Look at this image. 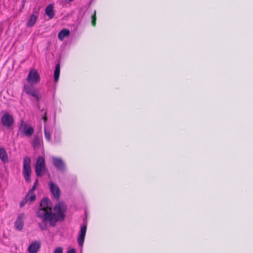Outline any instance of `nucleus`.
Masks as SVG:
<instances>
[{"label":"nucleus","mask_w":253,"mask_h":253,"mask_svg":"<svg viewBox=\"0 0 253 253\" xmlns=\"http://www.w3.org/2000/svg\"><path fill=\"white\" fill-rule=\"evenodd\" d=\"M52 209L50 201L47 197L43 198L36 213L37 216L42 220L39 223V226L42 231L47 229V222L50 226L54 227L58 221H62L65 218L67 206L63 202H59L54 206V213L52 212Z\"/></svg>","instance_id":"obj_1"},{"label":"nucleus","mask_w":253,"mask_h":253,"mask_svg":"<svg viewBox=\"0 0 253 253\" xmlns=\"http://www.w3.org/2000/svg\"><path fill=\"white\" fill-rule=\"evenodd\" d=\"M23 175L26 182L28 183L31 181V175L32 169L31 167V159L29 157L26 156L23 160Z\"/></svg>","instance_id":"obj_2"},{"label":"nucleus","mask_w":253,"mask_h":253,"mask_svg":"<svg viewBox=\"0 0 253 253\" xmlns=\"http://www.w3.org/2000/svg\"><path fill=\"white\" fill-rule=\"evenodd\" d=\"M35 171L36 175L39 177L42 176L45 172V161L42 156L38 157L37 159Z\"/></svg>","instance_id":"obj_3"},{"label":"nucleus","mask_w":253,"mask_h":253,"mask_svg":"<svg viewBox=\"0 0 253 253\" xmlns=\"http://www.w3.org/2000/svg\"><path fill=\"white\" fill-rule=\"evenodd\" d=\"M19 131L21 135L31 137L34 133V128L31 126H28L27 124L21 120L19 126Z\"/></svg>","instance_id":"obj_4"},{"label":"nucleus","mask_w":253,"mask_h":253,"mask_svg":"<svg viewBox=\"0 0 253 253\" xmlns=\"http://www.w3.org/2000/svg\"><path fill=\"white\" fill-rule=\"evenodd\" d=\"M40 76L37 70L32 69L30 71L26 80L27 82L31 84H37L40 81Z\"/></svg>","instance_id":"obj_5"},{"label":"nucleus","mask_w":253,"mask_h":253,"mask_svg":"<svg viewBox=\"0 0 253 253\" xmlns=\"http://www.w3.org/2000/svg\"><path fill=\"white\" fill-rule=\"evenodd\" d=\"M2 124L7 128H10L14 124V119L12 115L6 113L1 118Z\"/></svg>","instance_id":"obj_6"},{"label":"nucleus","mask_w":253,"mask_h":253,"mask_svg":"<svg viewBox=\"0 0 253 253\" xmlns=\"http://www.w3.org/2000/svg\"><path fill=\"white\" fill-rule=\"evenodd\" d=\"M86 229H87V223L84 222V224L83 225H82L81 227L80 234H79V235L77 239V241H78L79 246L81 247H82L84 245L85 236V234H86Z\"/></svg>","instance_id":"obj_7"},{"label":"nucleus","mask_w":253,"mask_h":253,"mask_svg":"<svg viewBox=\"0 0 253 253\" xmlns=\"http://www.w3.org/2000/svg\"><path fill=\"white\" fill-rule=\"evenodd\" d=\"M49 186L50 191L52 194L53 197L57 200H58L60 196V190L58 186L52 181H50L49 183Z\"/></svg>","instance_id":"obj_8"},{"label":"nucleus","mask_w":253,"mask_h":253,"mask_svg":"<svg viewBox=\"0 0 253 253\" xmlns=\"http://www.w3.org/2000/svg\"><path fill=\"white\" fill-rule=\"evenodd\" d=\"M23 90L27 94L35 97L37 101H39L40 100V97L38 94L37 90L31 86L25 85L23 88Z\"/></svg>","instance_id":"obj_9"},{"label":"nucleus","mask_w":253,"mask_h":253,"mask_svg":"<svg viewBox=\"0 0 253 253\" xmlns=\"http://www.w3.org/2000/svg\"><path fill=\"white\" fill-rule=\"evenodd\" d=\"M52 162L53 165L58 170L64 171L65 170V165L62 160L59 158L52 157Z\"/></svg>","instance_id":"obj_10"},{"label":"nucleus","mask_w":253,"mask_h":253,"mask_svg":"<svg viewBox=\"0 0 253 253\" xmlns=\"http://www.w3.org/2000/svg\"><path fill=\"white\" fill-rule=\"evenodd\" d=\"M25 217V214L23 213H20L15 222V227L19 231L22 229L24 225V219Z\"/></svg>","instance_id":"obj_11"},{"label":"nucleus","mask_w":253,"mask_h":253,"mask_svg":"<svg viewBox=\"0 0 253 253\" xmlns=\"http://www.w3.org/2000/svg\"><path fill=\"white\" fill-rule=\"evenodd\" d=\"M40 241H35L32 242L29 245L28 251L29 253H37L41 248Z\"/></svg>","instance_id":"obj_12"},{"label":"nucleus","mask_w":253,"mask_h":253,"mask_svg":"<svg viewBox=\"0 0 253 253\" xmlns=\"http://www.w3.org/2000/svg\"><path fill=\"white\" fill-rule=\"evenodd\" d=\"M38 16V11H35L34 13L30 16L29 19L27 22V26L28 27H33L35 24Z\"/></svg>","instance_id":"obj_13"},{"label":"nucleus","mask_w":253,"mask_h":253,"mask_svg":"<svg viewBox=\"0 0 253 253\" xmlns=\"http://www.w3.org/2000/svg\"><path fill=\"white\" fill-rule=\"evenodd\" d=\"M0 159L3 163L8 162L7 153L3 147L0 146Z\"/></svg>","instance_id":"obj_14"},{"label":"nucleus","mask_w":253,"mask_h":253,"mask_svg":"<svg viewBox=\"0 0 253 253\" xmlns=\"http://www.w3.org/2000/svg\"><path fill=\"white\" fill-rule=\"evenodd\" d=\"M45 12L49 19H52L54 17V12L52 4H50L46 6L45 9Z\"/></svg>","instance_id":"obj_15"},{"label":"nucleus","mask_w":253,"mask_h":253,"mask_svg":"<svg viewBox=\"0 0 253 253\" xmlns=\"http://www.w3.org/2000/svg\"><path fill=\"white\" fill-rule=\"evenodd\" d=\"M70 31L67 29H63L59 32L58 35V38L60 41H62L64 38L69 36Z\"/></svg>","instance_id":"obj_16"},{"label":"nucleus","mask_w":253,"mask_h":253,"mask_svg":"<svg viewBox=\"0 0 253 253\" xmlns=\"http://www.w3.org/2000/svg\"><path fill=\"white\" fill-rule=\"evenodd\" d=\"M42 139L38 136L35 135L32 142L33 147L34 148H37L41 146Z\"/></svg>","instance_id":"obj_17"},{"label":"nucleus","mask_w":253,"mask_h":253,"mask_svg":"<svg viewBox=\"0 0 253 253\" xmlns=\"http://www.w3.org/2000/svg\"><path fill=\"white\" fill-rule=\"evenodd\" d=\"M60 63H58L56 64L55 69L54 71V80L55 82H57L58 81L59 76H60Z\"/></svg>","instance_id":"obj_18"},{"label":"nucleus","mask_w":253,"mask_h":253,"mask_svg":"<svg viewBox=\"0 0 253 253\" xmlns=\"http://www.w3.org/2000/svg\"><path fill=\"white\" fill-rule=\"evenodd\" d=\"M36 195L34 194L33 193H30L29 192L25 196V198L27 201H30V202H33L34 201L36 200Z\"/></svg>","instance_id":"obj_19"},{"label":"nucleus","mask_w":253,"mask_h":253,"mask_svg":"<svg viewBox=\"0 0 253 253\" xmlns=\"http://www.w3.org/2000/svg\"><path fill=\"white\" fill-rule=\"evenodd\" d=\"M44 132L46 139L48 141H49L50 140V134L49 131H48L46 128H44Z\"/></svg>","instance_id":"obj_20"},{"label":"nucleus","mask_w":253,"mask_h":253,"mask_svg":"<svg viewBox=\"0 0 253 253\" xmlns=\"http://www.w3.org/2000/svg\"><path fill=\"white\" fill-rule=\"evenodd\" d=\"M63 250L62 247H59L56 248L54 251H53V253H63Z\"/></svg>","instance_id":"obj_21"},{"label":"nucleus","mask_w":253,"mask_h":253,"mask_svg":"<svg viewBox=\"0 0 253 253\" xmlns=\"http://www.w3.org/2000/svg\"><path fill=\"white\" fill-rule=\"evenodd\" d=\"M96 19V11H94V14L92 16V21H91L92 24V25L93 26H95V24H96V23H95Z\"/></svg>","instance_id":"obj_22"},{"label":"nucleus","mask_w":253,"mask_h":253,"mask_svg":"<svg viewBox=\"0 0 253 253\" xmlns=\"http://www.w3.org/2000/svg\"><path fill=\"white\" fill-rule=\"evenodd\" d=\"M28 202V201L25 197L24 199L21 202V203L20 204V207H23Z\"/></svg>","instance_id":"obj_23"},{"label":"nucleus","mask_w":253,"mask_h":253,"mask_svg":"<svg viewBox=\"0 0 253 253\" xmlns=\"http://www.w3.org/2000/svg\"><path fill=\"white\" fill-rule=\"evenodd\" d=\"M67 253H76V250L74 248H72L69 250Z\"/></svg>","instance_id":"obj_24"},{"label":"nucleus","mask_w":253,"mask_h":253,"mask_svg":"<svg viewBox=\"0 0 253 253\" xmlns=\"http://www.w3.org/2000/svg\"><path fill=\"white\" fill-rule=\"evenodd\" d=\"M36 189V186H33L32 188L29 191V193H33Z\"/></svg>","instance_id":"obj_25"},{"label":"nucleus","mask_w":253,"mask_h":253,"mask_svg":"<svg viewBox=\"0 0 253 253\" xmlns=\"http://www.w3.org/2000/svg\"><path fill=\"white\" fill-rule=\"evenodd\" d=\"M38 184V179L37 178L36 179L35 182H34V184L33 186H35L37 187V185Z\"/></svg>","instance_id":"obj_26"},{"label":"nucleus","mask_w":253,"mask_h":253,"mask_svg":"<svg viewBox=\"0 0 253 253\" xmlns=\"http://www.w3.org/2000/svg\"><path fill=\"white\" fill-rule=\"evenodd\" d=\"M74 0H64V2L66 3H68L70 2L73 1Z\"/></svg>","instance_id":"obj_27"},{"label":"nucleus","mask_w":253,"mask_h":253,"mask_svg":"<svg viewBox=\"0 0 253 253\" xmlns=\"http://www.w3.org/2000/svg\"><path fill=\"white\" fill-rule=\"evenodd\" d=\"M42 119H43V121H44V122H45L47 121V117H46L45 116H44L42 118Z\"/></svg>","instance_id":"obj_28"}]
</instances>
